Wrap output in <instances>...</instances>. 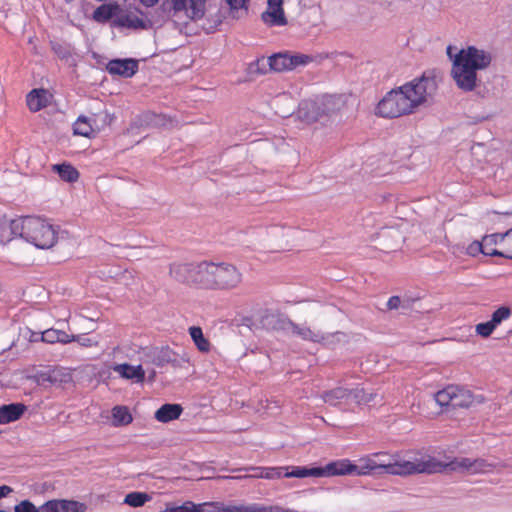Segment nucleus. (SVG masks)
I'll return each instance as SVG.
<instances>
[{"mask_svg":"<svg viewBox=\"0 0 512 512\" xmlns=\"http://www.w3.org/2000/svg\"><path fill=\"white\" fill-rule=\"evenodd\" d=\"M170 275L177 281L205 290L231 291L237 289L243 281L242 272L228 262L172 264Z\"/></svg>","mask_w":512,"mask_h":512,"instance_id":"obj_1","label":"nucleus"},{"mask_svg":"<svg viewBox=\"0 0 512 512\" xmlns=\"http://www.w3.org/2000/svg\"><path fill=\"white\" fill-rule=\"evenodd\" d=\"M435 90L436 82L433 78H415L387 92L376 105L375 114L387 119L413 114L428 101Z\"/></svg>","mask_w":512,"mask_h":512,"instance_id":"obj_2","label":"nucleus"},{"mask_svg":"<svg viewBox=\"0 0 512 512\" xmlns=\"http://www.w3.org/2000/svg\"><path fill=\"white\" fill-rule=\"evenodd\" d=\"M490 52L475 46L461 49L453 59L451 75L457 87L465 92L473 91L477 86V71L490 66Z\"/></svg>","mask_w":512,"mask_h":512,"instance_id":"obj_3","label":"nucleus"},{"mask_svg":"<svg viewBox=\"0 0 512 512\" xmlns=\"http://www.w3.org/2000/svg\"><path fill=\"white\" fill-rule=\"evenodd\" d=\"M386 452H376L359 458V465H356V476H367L377 471L394 475V476H410L421 474L422 472H433L439 469V465L433 459L426 460H396L394 462L385 461L376 462L375 458L386 456Z\"/></svg>","mask_w":512,"mask_h":512,"instance_id":"obj_4","label":"nucleus"},{"mask_svg":"<svg viewBox=\"0 0 512 512\" xmlns=\"http://www.w3.org/2000/svg\"><path fill=\"white\" fill-rule=\"evenodd\" d=\"M19 237L39 249H49L57 242V231L52 224L35 216H22L15 225Z\"/></svg>","mask_w":512,"mask_h":512,"instance_id":"obj_5","label":"nucleus"},{"mask_svg":"<svg viewBox=\"0 0 512 512\" xmlns=\"http://www.w3.org/2000/svg\"><path fill=\"white\" fill-rule=\"evenodd\" d=\"M433 459L436 464L439 465V469L433 472H425L426 474L441 473L449 470L468 475L486 474L491 473L495 470L496 464L489 463L487 460L482 458L471 459L468 457H456L449 463H442L432 456H424L418 460ZM422 472L421 474H423Z\"/></svg>","mask_w":512,"mask_h":512,"instance_id":"obj_6","label":"nucleus"},{"mask_svg":"<svg viewBox=\"0 0 512 512\" xmlns=\"http://www.w3.org/2000/svg\"><path fill=\"white\" fill-rule=\"evenodd\" d=\"M434 400L441 407L469 408L474 403V395L463 386L450 384L436 392Z\"/></svg>","mask_w":512,"mask_h":512,"instance_id":"obj_7","label":"nucleus"},{"mask_svg":"<svg viewBox=\"0 0 512 512\" xmlns=\"http://www.w3.org/2000/svg\"><path fill=\"white\" fill-rule=\"evenodd\" d=\"M332 104L333 97L331 96H323L315 100H303L298 108V118L306 124L317 122L333 111Z\"/></svg>","mask_w":512,"mask_h":512,"instance_id":"obj_8","label":"nucleus"},{"mask_svg":"<svg viewBox=\"0 0 512 512\" xmlns=\"http://www.w3.org/2000/svg\"><path fill=\"white\" fill-rule=\"evenodd\" d=\"M313 61V57L302 53L280 52L271 55L267 62L272 71L285 72L306 66Z\"/></svg>","mask_w":512,"mask_h":512,"instance_id":"obj_9","label":"nucleus"},{"mask_svg":"<svg viewBox=\"0 0 512 512\" xmlns=\"http://www.w3.org/2000/svg\"><path fill=\"white\" fill-rule=\"evenodd\" d=\"M173 17L182 20V15L187 19H201L205 14L207 0H171Z\"/></svg>","mask_w":512,"mask_h":512,"instance_id":"obj_10","label":"nucleus"},{"mask_svg":"<svg viewBox=\"0 0 512 512\" xmlns=\"http://www.w3.org/2000/svg\"><path fill=\"white\" fill-rule=\"evenodd\" d=\"M320 477L355 475L356 464L351 460L344 458L332 461L324 467H319Z\"/></svg>","mask_w":512,"mask_h":512,"instance_id":"obj_11","label":"nucleus"},{"mask_svg":"<svg viewBox=\"0 0 512 512\" xmlns=\"http://www.w3.org/2000/svg\"><path fill=\"white\" fill-rule=\"evenodd\" d=\"M262 20L269 26H284L287 19L283 10V0H268L267 10L262 13Z\"/></svg>","mask_w":512,"mask_h":512,"instance_id":"obj_12","label":"nucleus"},{"mask_svg":"<svg viewBox=\"0 0 512 512\" xmlns=\"http://www.w3.org/2000/svg\"><path fill=\"white\" fill-rule=\"evenodd\" d=\"M106 69L111 75L132 77L138 70V63L133 59H114L108 62Z\"/></svg>","mask_w":512,"mask_h":512,"instance_id":"obj_13","label":"nucleus"},{"mask_svg":"<svg viewBox=\"0 0 512 512\" xmlns=\"http://www.w3.org/2000/svg\"><path fill=\"white\" fill-rule=\"evenodd\" d=\"M101 126L97 124L96 116H79L73 124L75 135L90 138L100 132Z\"/></svg>","mask_w":512,"mask_h":512,"instance_id":"obj_14","label":"nucleus"},{"mask_svg":"<svg viewBox=\"0 0 512 512\" xmlns=\"http://www.w3.org/2000/svg\"><path fill=\"white\" fill-rule=\"evenodd\" d=\"M51 99V94L44 88L33 89L26 96L27 107L31 112H38L46 108Z\"/></svg>","mask_w":512,"mask_h":512,"instance_id":"obj_15","label":"nucleus"},{"mask_svg":"<svg viewBox=\"0 0 512 512\" xmlns=\"http://www.w3.org/2000/svg\"><path fill=\"white\" fill-rule=\"evenodd\" d=\"M71 373L64 367H53L39 374L41 383H49L51 385H61L70 382Z\"/></svg>","mask_w":512,"mask_h":512,"instance_id":"obj_16","label":"nucleus"},{"mask_svg":"<svg viewBox=\"0 0 512 512\" xmlns=\"http://www.w3.org/2000/svg\"><path fill=\"white\" fill-rule=\"evenodd\" d=\"M112 370L120 377L127 380H134L137 383L143 382L145 379V371L141 365L133 366L128 363L116 364Z\"/></svg>","mask_w":512,"mask_h":512,"instance_id":"obj_17","label":"nucleus"},{"mask_svg":"<svg viewBox=\"0 0 512 512\" xmlns=\"http://www.w3.org/2000/svg\"><path fill=\"white\" fill-rule=\"evenodd\" d=\"M503 233H494L482 238V253L487 256L503 257L501 244Z\"/></svg>","mask_w":512,"mask_h":512,"instance_id":"obj_18","label":"nucleus"},{"mask_svg":"<svg viewBox=\"0 0 512 512\" xmlns=\"http://www.w3.org/2000/svg\"><path fill=\"white\" fill-rule=\"evenodd\" d=\"M27 407L23 403H11L0 407V424H8L22 417Z\"/></svg>","mask_w":512,"mask_h":512,"instance_id":"obj_19","label":"nucleus"},{"mask_svg":"<svg viewBox=\"0 0 512 512\" xmlns=\"http://www.w3.org/2000/svg\"><path fill=\"white\" fill-rule=\"evenodd\" d=\"M289 327L292 334L297 335L304 341H310L314 343H320L326 338L324 334L319 330H312L308 326H301L292 321L289 322Z\"/></svg>","mask_w":512,"mask_h":512,"instance_id":"obj_20","label":"nucleus"},{"mask_svg":"<svg viewBox=\"0 0 512 512\" xmlns=\"http://www.w3.org/2000/svg\"><path fill=\"white\" fill-rule=\"evenodd\" d=\"M183 412L180 404H164L154 414L155 419L161 423H168L178 419Z\"/></svg>","mask_w":512,"mask_h":512,"instance_id":"obj_21","label":"nucleus"},{"mask_svg":"<svg viewBox=\"0 0 512 512\" xmlns=\"http://www.w3.org/2000/svg\"><path fill=\"white\" fill-rule=\"evenodd\" d=\"M120 6L116 2L105 3L97 7L93 12V19L98 23H105L117 16Z\"/></svg>","mask_w":512,"mask_h":512,"instance_id":"obj_22","label":"nucleus"},{"mask_svg":"<svg viewBox=\"0 0 512 512\" xmlns=\"http://www.w3.org/2000/svg\"><path fill=\"white\" fill-rule=\"evenodd\" d=\"M20 222V217L7 220L5 217H0V243L6 244L14 238L19 237V230H16L15 225Z\"/></svg>","mask_w":512,"mask_h":512,"instance_id":"obj_23","label":"nucleus"},{"mask_svg":"<svg viewBox=\"0 0 512 512\" xmlns=\"http://www.w3.org/2000/svg\"><path fill=\"white\" fill-rule=\"evenodd\" d=\"M115 25L126 28H144V20L138 15L136 11H128L122 14H118L115 19Z\"/></svg>","mask_w":512,"mask_h":512,"instance_id":"obj_24","label":"nucleus"},{"mask_svg":"<svg viewBox=\"0 0 512 512\" xmlns=\"http://www.w3.org/2000/svg\"><path fill=\"white\" fill-rule=\"evenodd\" d=\"M320 474L319 467L285 466L283 471V477L286 478L320 477Z\"/></svg>","mask_w":512,"mask_h":512,"instance_id":"obj_25","label":"nucleus"},{"mask_svg":"<svg viewBox=\"0 0 512 512\" xmlns=\"http://www.w3.org/2000/svg\"><path fill=\"white\" fill-rule=\"evenodd\" d=\"M71 334L66 333L63 330L58 329H47L42 333L41 339L43 342L54 344V343H61V344H68L71 342L70 338Z\"/></svg>","mask_w":512,"mask_h":512,"instance_id":"obj_26","label":"nucleus"},{"mask_svg":"<svg viewBox=\"0 0 512 512\" xmlns=\"http://www.w3.org/2000/svg\"><path fill=\"white\" fill-rule=\"evenodd\" d=\"M352 395V392L348 389L337 387L335 389H332L330 391H327L323 394L322 398L325 403H328L329 405L336 406L338 405L342 400L349 399Z\"/></svg>","mask_w":512,"mask_h":512,"instance_id":"obj_27","label":"nucleus"},{"mask_svg":"<svg viewBox=\"0 0 512 512\" xmlns=\"http://www.w3.org/2000/svg\"><path fill=\"white\" fill-rule=\"evenodd\" d=\"M133 421L132 414L126 406H115L112 409V424L115 427L129 425Z\"/></svg>","mask_w":512,"mask_h":512,"instance_id":"obj_28","label":"nucleus"},{"mask_svg":"<svg viewBox=\"0 0 512 512\" xmlns=\"http://www.w3.org/2000/svg\"><path fill=\"white\" fill-rule=\"evenodd\" d=\"M189 334L200 352L208 353L211 349L210 341L205 338L201 327L192 326L189 328Z\"/></svg>","mask_w":512,"mask_h":512,"instance_id":"obj_29","label":"nucleus"},{"mask_svg":"<svg viewBox=\"0 0 512 512\" xmlns=\"http://www.w3.org/2000/svg\"><path fill=\"white\" fill-rule=\"evenodd\" d=\"M52 170L57 172L59 177L67 182H75L79 178L78 170L71 164H55L53 165Z\"/></svg>","mask_w":512,"mask_h":512,"instance_id":"obj_30","label":"nucleus"},{"mask_svg":"<svg viewBox=\"0 0 512 512\" xmlns=\"http://www.w3.org/2000/svg\"><path fill=\"white\" fill-rule=\"evenodd\" d=\"M284 467H263L261 471L263 474H251L239 476L238 479L243 478H262V479H280L283 477Z\"/></svg>","mask_w":512,"mask_h":512,"instance_id":"obj_31","label":"nucleus"},{"mask_svg":"<svg viewBox=\"0 0 512 512\" xmlns=\"http://www.w3.org/2000/svg\"><path fill=\"white\" fill-rule=\"evenodd\" d=\"M85 504L75 500L57 499V512H83Z\"/></svg>","mask_w":512,"mask_h":512,"instance_id":"obj_32","label":"nucleus"},{"mask_svg":"<svg viewBox=\"0 0 512 512\" xmlns=\"http://www.w3.org/2000/svg\"><path fill=\"white\" fill-rule=\"evenodd\" d=\"M151 500V496L145 492H130L125 496L124 503L131 507H141Z\"/></svg>","mask_w":512,"mask_h":512,"instance_id":"obj_33","label":"nucleus"},{"mask_svg":"<svg viewBox=\"0 0 512 512\" xmlns=\"http://www.w3.org/2000/svg\"><path fill=\"white\" fill-rule=\"evenodd\" d=\"M511 314L512 311L509 307L501 306L493 312L490 320L492 321L493 324L498 326L499 324L502 323V321L507 320L511 316Z\"/></svg>","mask_w":512,"mask_h":512,"instance_id":"obj_34","label":"nucleus"},{"mask_svg":"<svg viewBox=\"0 0 512 512\" xmlns=\"http://www.w3.org/2000/svg\"><path fill=\"white\" fill-rule=\"evenodd\" d=\"M352 392L351 397L358 404H369L375 398V394L366 392L364 389L350 390Z\"/></svg>","mask_w":512,"mask_h":512,"instance_id":"obj_35","label":"nucleus"},{"mask_svg":"<svg viewBox=\"0 0 512 512\" xmlns=\"http://www.w3.org/2000/svg\"><path fill=\"white\" fill-rule=\"evenodd\" d=\"M500 246L503 258L512 259V228L503 233V241Z\"/></svg>","mask_w":512,"mask_h":512,"instance_id":"obj_36","label":"nucleus"},{"mask_svg":"<svg viewBox=\"0 0 512 512\" xmlns=\"http://www.w3.org/2000/svg\"><path fill=\"white\" fill-rule=\"evenodd\" d=\"M194 509L195 503L192 501H186L179 506L167 504L166 508L161 510L160 512H194Z\"/></svg>","mask_w":512,"mask_h":512,"instance_id":"obj_37","label":"nucleus"},{"mask_svg":"<svg viewBox=\"0 0 512 512\" xmlns=\"http://www.w3.org/2000/svg\"><path fill=\"white\" fill-rule=\"evenodd\" d=\"M497 326L492 323L491 320L483 323H479L475 326V331L481 337L487 338L489 337Z\"/></svg>","mask_w":512,"mask_h":512,"instance_id":"obj_38","label":"nucleus"},{"mask_svg":"<svg viewBox=\"0 0 512 512\" xmlns=\"http://www.w3.org/2000/svg\"><path fill=\"white\" fill-rule=\"evenodd\" d=\"M52 51L61 59H67L71 56V52L68 46L60 42L51 41Z\"/></svg>","mask_w":512,"mask_h":512,"instance_id":"obj_39","label":"nucleus"},{"mask_svg":"<svg viewBox=\"0 0 512 512\" xmlns=\"http://www.w3.org/2000/svg\"><path fill=\"white\" fill-rule=\"evenodd\" d=\"M71 342H77L82 347H94L98 345V341L93 340L91 338L86 337L85 335L78 334V335H70Z\"/></svg>","mask_w":512,"mask_h":512,"instance_id":"obj_40","label":"nucleus"},{"mask_svg":"<svg viewBox=\"0 0 512 512\" xmlns=\"http://www.w3.org/2000/svg\"><path fill=\"white\" fill-rule=\"evenodd\" d=\"M220 502H204L195 504L194 512H219Z\"/></svg>","mask_w":512,"mask_h":512,"instance_id":"obj_41","label":"nucleus"},{"mask_svg":"<svg viewBox=\"0 0 512 512\" xmlns=\"http://www.w3.org/2000/svg\"><path fill=\"white\" fill-rule=\"evenodd\" d=\"M170 361H172L171 351L169 349H163L160 351L157 357L154 358L153 363L156 366L162 367Z\"/></svg>","mask_w":512,"mask_h":512,"instance_id":"obj_42","label":"nucleus"},{"mask_svg":"<svg viewBox=\"0 0 512 512\" xmlns=\"http://www.w3.org/2000/svg\"><path fill=\"white\" fill-rule=\"evenodd\" d=\"M14 512H38V508L29 500H23L14 507Z\"/></svg>","mask_w":512,"mask_h":512,"instance_id":"obj_43","label":"nucleus"},{"mask_svg":"<svg viewBox=\"0 0 512 512\" xmlns=\"http://www.w3.org/2000/svg\"><path fill=\"white\" fill-rule=\"evenodd\" d=\"M38 512H57V499L49 500L38 507Z\"/></svg>","mask_w":512,"mask_h":512,"instance_id":"obj_44","label":"nucleus"},{"mask_svg":"<svg viewBox=\"0 0 512 512\" xmlns=\"http://www.w3.org/2000/svg\"><path fill=\"white\" fill-rule=\"evenodd\" d=\"M467 252H468V254L473 255V256L478 252L482 253V241H480V242L475 241V242L471 243L467 249Z\"/></svg>","mask_w":512,"mask_h":512,"instance_id":"obj_45","label":"nucleus"},{"mask_svg":"<svg viewBox=\"0 0 512 512\" xmlns=\"http://www.w3.org/2000/svg\"><path fill=\"white\" fill-rule=\"evenodd\" d=\"M249 0H226L232 9H240L246 7Z\"/></svg>","mask_w":512,"mask_h":512,"instance_id":"obj_46","label":"nucleus"},{"mask_svg":"<svg viewBox=\"0 0 512 512\" xmlns=\"http://www.w3.org/2000/svg\"><path fill=\"white\" fill-rule=\"evenodd\" d=\"M401 300L399 296H392L387 302V308L390 310L397 309L400 306Z\"/></svg>","mask_w":512,"mask_h":512,"instance_id":"obj_47","label":"nucleus"},{"mask_svg":"<svg viewBox=\"0 0 512 512\" xmlns=\"http://www.w3.org/2000/svg\"><path fill=\"white\" fill-rule=\"evenodd\" d=\"M219 512H237V505H225L220 502V511Z\"/></svg>","mask_w":512,"mask_h":512,"instance_id":"obj_48","label":"nucleus"},{"mask_svg":"<svg viewBox=\"0 0 512 512\" xmlns=\"http://www.w3.org/2000/svg\"><path fill=\"white\" fill-rule=\"evenodd\" d=\"M13 489L10 486L2 485L0 486V499L8 496Z\"/></svg>","mask_w":512,"mask_h":512,"instance_id":"obj_49","label":"nucleus"},{"mask_svg":"<svg viewBox=\"0 0 512 512\" xmlns=\"http://www.w3.org/2000/svg\"><path fill=\"white\" fill-rule=\"evenodd\" d=\"M242 470H244V471H253V474H263L261 472L263 470V467L250 466V467H245Z\"/></svg>","mask_w":512,"mask_h":512,"instance_id":"obj_50","label":"nucleus"},{"mask_svg":"<svg viewBox=\"0 0 512 512\" xmlns=\"http://www.w3.org/2000/svg\"><path fill=\"white\" fill-rule=\"evenodd\" d=\"M142 4H144L147 7L154 6L158 0H140Z\"/></svg>","mask_w":512,"mask_h":512,"instance_id":"obj_51","label":"nucleus"},{"mask_svg":"<svg viewBox=\"0 0 512 512\" xmlns=\"http://www.w3.org/2000/svg\"><path fill=\"white\" fill-rule=\"evenodd\" d=\"M451 51H452V47H451V46H448V47H447V54H448V56H449L450 58H452V53H451Z\"/></svg>","mask_w":512,"mask_h":512,"instance_id":"obj_52","label":"nucleus"}]
</instances>
